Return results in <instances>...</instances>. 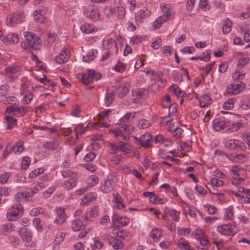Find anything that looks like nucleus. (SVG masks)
Instances as JSON below:
<instances>
[{"label":"nucleus","instance_id":"nucleus-12","mask_svg":"<svg viewBox=\"0 0 250 250\" xmlns=\"http://www.w3.org/2000/svg\"><path fill=\"white\" fill-rule=\"evenodd\" d=\"M119 226H115V228L112 230V233L117 236V238L123 240H128L131 237L130 233L126 231L119 229Z\"/></svg>","mask_w":250,"mask_h":250},{"label":"nucleus","instance_id":"nucleus-42","mask_svg":"<svg viewBox=\"0 0 250 250\" xmlns=\"http://www.w3.org/2000/svg\"><path fill=\"white\" fill-rule=\"evenodd\" d=\"M236 99L232 98L228 99L227 101L225 102L223 104V108L226 110L230 109L233 107L234 103Z\"/></svg>","mask_w":250,"mask_h":250},{"label":"nucleus","instance_id":"nucleus-6","mask_svg":"<svg viewBox=\"0 0 250 250\" xmlns=\"http://www.w3.org/2000/svg\"><path fill=\"white\" fill-rule=\"evenodd\" d=\"M24 19L22 12L16 13L6 18L7 24L8 26H13L15 24L21 23Z\"/></svg>","mask_w":250,"mask_h":250},{"label":"nucleus","instance_id":"nucleus-51","mask_svg":"<svg viewBox=\"0 0 250 250\" xmlns=\"http://www.w3.org/2000/svg\"><path fill=\"white\" fill-rule=\"evenodd\" d=\"M30 158L26 156L22 158L21 164V167L22 169H26L30 164Z\"/></svg>","mask_w":250,"mask_h":250},{"label":"nucleus","instance_id":"nucleus-28","mask_svg":"<svg viewBox=\"0 0 250 250\" xmlns=\"http://www.w3.org/2000/svg\"><path fill=\"white\" fill-rule=\"evenodd\" d=\"M40 41V38L37 36L35 37V38H34V39L31 42H29L28 44L31 48L34 50H40L41 47Z\"/></svg>","mask_w":250,"mask_h":250},{"label":"nucleus","instance_id":"nucleus-50","mask_svg":"<svg viewBox=\"0 0 250 250\" xmlns=\"http://www.w3.org/2000/svg\"><path fill=\"white\" fill-rule=\"evenodd\" d=\"M135 112L127 113L122 118L120 119V121L123 123L128 122L129 119H130V117H132V118L133 119L135 117Z\"/></svg>","mask_w":250,"mask_h":250},{"label":"nucleus","instance_id":"nucleus-41","mask_svg":"<svg viewBox=\"0 0 250 250\" xmlns=\"http://www.w3.org/2000/svg\"><path fill=\"white\" fill-rule=\"evenodd\" d=\"M151 125L150 122L146 120H140L137 125V126L140 129H146Z\"/></svg>","mask_w":250,"mask_h":250},{"label":"nucleus","instance_id":"nucleus-40","mask_svg":"<svg viewBox=\"0 0 250 250\" xmlns=\"http://www.w3.org/2000/svg\"><path fill=\"white\" fill-rule=\"evenodd\" d=\"M166 21L164 16H160L153 22V26L154 28L158 29L161 26L162 23Z\"/></svg>","mask_w":250,"mask_h":250},{"label":"nucleus","instance_id":"nucleus-7","mask_svg":"<svg viewBox=\"0 0 250 250\" xmlns=\"http://www.w3.org/2000/svg\"><path fill=\"white\" fill-rule=\"evenodd\" d=\"M235 229L234 226L229 224H223L218 226L217 230L223 235L233 236L236 233Z\"/></svg>","mask_w":250,"mask_h":250},{"label":"nucleus","instance_id":"nucleus-11","mask_svg":"<svg viewBox=\"0 0 250 250\" xmlns=\"http://www.w3.org/2000/svg\"><path fill=\"white\" fill-rule=\"evenodd\" d=\"M115 222L120 224L122 226L127 225L129 223V218L126 216H120L118 213H114L112 217V225L115 227Z\"/></svg>","mask_w":250,"mask_h":250},{"label":"nucleus","instance_id":"nucleus-45","mask_svg":"<svg viewBox=\"0 0 250 250\" xmlns=\"http://www.w3.org/2000/svg\"><path fill=\"white\" fill-rule=\"evenodd\" d=\"M240 169L241 167L238 166H234L231 167L232 176L234 179H238L239 178L238 171L240 170Z\"/></svg>","mask_w":250,"mask_h":250},{"label":"nucleus","instance_id":"nucleus-58","mask_svg":"<svg viewBox=\"0 0 250 250\" xmlns=\"http://www.w3.org/2000/svg\"><path fill=\"white\" fill-rule=\"evenodd\" d=\"M21 68L20 66H12L9 67H7L5 69V71L7 73H9L11 74H14L20 71Z\"/></svg>","mask_w":250,"mask_h":250},{"label":"nucleus","instance_id":"nucleus-16","mask_svg":"<svg viewBox=\"0 0 250 250\" xmlns=\"http://www.w3.org/2000/svg\"><path fill=\"white\" fill-rule=\"evenodd\" d=\"M19 234L23 241L29 243L32 240V232L26 228H22L19 230Z\"/></svg>","mask_w":250,"mask_h":250},{"label":"nucleus","instance_id":"nucleus-2","mask_svg":"<svg viewBox=\"0 0 250 250\" xmlns=\"http://www.w3.org/2000/svg\"><path fill=\"white\" fill-rule=\"evenodd\" d=\"M83 12L86 18L93 21H98L100 19V14L98 8L93 5H88L85 6Z\"/></svg>","mask_w":250,"mask_h":250},{"label":"nucleus","instance_id":"nucleus-62","mask_svg":"<svg viewBox=\"0 0 250 250\" xmlns=\"http://www.w3.org/2000/svg\"><path fill=\"white\" fill-rule=\"evenodd\" d=\"M210 183L212 186L222 187L224 185L223 181L216 178H211L210 180Z\"/></svg>","mask_w":250,"mask_h":250},{"label":"nucleus","instance_id":"nucleus-38","mask_svg":"<svg viewBox=\"0 0 250 250\" xmlns=\"http://www.w3.org/2000/svg\"><path fill=\"white\" fill-rule=\"evenodd\" d=\"M15 153H21L24 149L23 142L22 141H18L12 148Z\"/></svg>","mask_w":250,"mask_h":250},{"label":"nucleus","instance_id":"nucleus-20","mask_svg":"<svg viewBox=\"0 0 250 250\" xmlns=\"http://www.w3.org/2000/svg\"><path fill=\"white\" fill-rule=\"evenodd\" d=\"M161 7L162 10L164 13L163 16L165 17V18L166 19V21L169 20L173 18L172 17L173 14V11L172 8L170 7H167L166 4L164 3H162L161 4Z\"/></svg>","mask_w":250,"mask_h":250},{"label":"nucleus","instance_id":"nucleus-17","mask_svg":"<svg viewBox=\"0 0 250 250\" xmlns=\"http://www.w3.org/2000/svg\"><path fill=\"white\" fill-rule=\"evenodd\" d=\"M57 218L54 222L57 224H62L64 223L66 219V215L65 213V209L63 207L56 208Z\"/></svg>","mask_w":250,"mask_h":250},{"label":"nucleus","instance_id":"nucleus-36","mask_svg":"<svg viewBox=\"0 0 250 250\" xmlns=\"http://www.w3.org/2000/svg\"><path fill=\"white\" fill-rule=\"evenodd\" d=\"M98 213V208L96 207L92 208L90 210L86 213L85 215V220L88 221L89 218L96 217Z\"/></svg>","mask_w":250,"mask_h":250},{"label":"nucleus","instance_id":"nucleus-8","mask_svg":"<svg viewBox=\"0 0 250 250\" xmlns=\"http://www.w3.org/2000/svg\"><path fill=\"white\" fill-rule=\"evenodd\" d=\"M106 239L110 245L115 250L122 249L124 247L123 242L115 236H112L109 234H106Z\"/></svg>","mask_w":250,"mask_h":250},{"label":"nucleus","instance_id":"nucleus-14","mask_svg":"<svg viewBox=\"0 0 250 250\" xmlns=\"http://www.w3.org/2000/svg\"><path fill=\"white\" fill-rule=\"evenodd\" d=\"M230 123L228 121H220L218 119L214 120L212 122V127L215 131H220L230 125Z\"/></svg>","mask_w":250,"mask_h":250},{"label":"nucleus","instance_id":"nucleus-43","mask_svg":"<svg viewBox=\"0 0 250 250\" xmlns=\"http://www.w3.org/2000/svg\"><path fill=\"white\" fill-rule=\"evenodd\" d=\"M103 12L107 18H109L115 13V10L111 6H105L103 10Z\"/></svg>","mask_w":250,"mask_h":250},{"label":"nucleus","instance_id":"nucleus-59","mask_svg":"<svg viewBox=\"0 0 250 250\" xmlns=\"http://www.w3.org/2000/svg\"><path fill=\"white\" fill-rule=\"evenodd\" d=\"M33 224L39 231L42 232L43 230V228L41 224V220L39 218L34 219Z\"/></svg>","mask_w":250,"mask_h":250},{"label":"nucleus","instance_id":"nucleus-54","mask_svg":"<svg viewBox=\"0 0 250 250\" xmlns=\"http://www.w3.org/2000/svg\"><path fill=\"white\" fill-rule=\"evenodd\" d=\"M117 14L118 19H123L125 17V11L123 6H119L117 7Z\"/></svg>","mask_w":250,"mask_h":250},{"label":"nucleus","instance_id":"nucleus-30","mask_svg":"<svg viewBox=\"0 0 250 250\" xmlns=\"http://www.w3.org/2000/svg\"><path fill=\"white\" fill-rule=\"evenodd\" d=\"M0 100L4 104H16L18 102V99L15 96L2 97Z\"/></svg>","mask_w":250,"mask_h":250},{"label":"nucleus","instance_id":"nucleus-37","mask_svg":"<svg viewBox=\"0 0 250 250\" xmlns=\"http://www.w3.org/2000/svg\"><path fill=\"white\" fill-rule=\"evenodd\" d=\"M76 183L75 179L69 178L63 183V186L66 188L71 189L75 186Z\"/></svg>","mask_w":250,"mask_h":250},{"label":"nucleus","instance_id":"nucleus-39","mask_svg":"<svg viewBox=\"0 0 250 250\" xmlns=\"http://www.w3.org/2000/svg\"><path fill=\"white\" fill-rule=\"evenodd\" d=\"M234 216L233 208L230 206L225 211V213L224 215V220H231Z\"/></svg>","mask_w":250,"mask_h":250},{"label":"nucleus","instance_id":"nucleus-13","mask_svg":"<svg viewBox=\"0 0 250 250\" xmlns=\"http://www.w3.org/2000/svg\"><path fill=\"white\" fill-rule=\"evenodd\" d=\"M245 87V84L244 83H241L239 84H231L228 87L227 90L228 93L236 95L243 90Z\"/></svg>","mask_w":250,"mask_h":250},{"label":"nucleus","instance_id":"nucleus-44","mask_svg":"<svg viewBox=\"0 0 250 250\" xmlns=\"http://www.w3.org/2000/svg\"><path fill=\"white\" fill-rule=\"evenodd\" d=\"M11 176L10 172H4L0 175V183L5 184L7 183L8 180Z\"/></svg>","mask_w":250,"mask_h":250},{"label":"nucleus","instance_id":"nucleus-25","mask_svg":"<svg viewBox=\"0 0 250 250\" xmlns=\"http://www.w3.org/2000/svg\"><path fill=\"white\" fill-rule=\"evenodd\" d=\"M232 28V21L228 18L225 19L223 21L222 32L224 34L230 32Z\"/></svg>","mask_w":250,"mask_h":250},{"label":"nucleus","instance_id":"nucleus-48","mask_svg":"<svg viewBox=\"0 0 250 250\" xmlns=\"http://www.w3.org/2000/svg\"><path fill=\"white\" fill-rule=\"evenodd\" d=\"M177 246L178 248L185 250H188L190 248L188 242L184 239L179 241L177 243Z\"/></svg>","mask_w":250,"mask_h":250},{"label":"nucleus","instance_id":"nucleus-9","mask_svg":"<svg viewBox=\"0 0 250 250\" xmlns=\"http://www.w3.org/2000/svg\"><path fill=\"white\" fill-rule=\"evenodd\" d=\"M225 146L229 149L237 151L242 150L244 148V144L236 139H229L226 142Z\"/></svg>","mask_w":250,"mask_h":250},{"label":"nucleus","instance_id":"nucleus-27","mask_svg":"<svg viewBox=\"0 0 250 250\" xmlns=\"http://www.w3.org/2000/svg\"><path fill=\"white\" fill-rule=\"evenodd\" d=\"M59 143L58 141L52 140L50 142H47L43 145V147L45 149L55 150L58 148Z\"/></svg>","mask_w":250,"mask_h":250},{"label":"nucleus","instance_id":"nucleus-52","mask_svg":"<svg viewBox=\"0 0 250 250\" xmlns=\"http://www.w3.org/2000/svg\"><path fill=\"white\" fill-rule=\"evenodd\" d=\"M65 234L64 232H59L57 234L55 238L54 239V242L56 244H59L62 242L65 237Z\"/></svg>","mask_w":250,"mask_h":250},{"label":"nucleus","instance_id":"nucleus-21","mask_svg":"<svg viewBox=\"0 0 250 250\" xmlns=\"http://www.w3.org/2000/svg\"><path fill=\"white\" fill-rule=\"evenodd\" d=\"M67 49L63 50L56 57L55 61L58 63L62 64L68 60V55L67 53Z\"/></svg>","mask_w":250,"mask_h":250},{"label":"nucleus","instance_id":"nucleus-4","mask_svg":"<svg viewBox=\"0 0 250 250\" xmlns=\"http://www.w3.org/2000/svg\"><path fill=\"white\" fill-rule=\"evenodd\" d=\"M23 208L20 205H14L8 210L6 214L7 219L9 221H14L22 213Z\"/></svg>","mask_w":250,"mask_h":250},{"label":"nucleus","instance_id":"nucleus-15","mask_svg":"<svg viewBox=\"0 0 250 250\" xmlns=\"http://www.w3.org/2000/svg\"><path fill=\"white\" fill-rule=\"evenodd\" d=\"M143 195L146 197L149 198L150 202L153 204H163L165 202V200L159 198L157 194H155L152 192H144Z\"/></svg>","mask_w":250,"mask_h":250},{"label":"nucleus","instance_id":"nucleus-22","mask_svg":"<svg viewBox=\"0 0 250 250\" xmlns=\"http://www.w3.org/2000/svg\"><path fill=\"white\" fill-rule=\"evenodd\" d=\"M14 229V226L11 223L3 225L1 228V233L4 235H7L12 232Z\"/></svg>","mask_w":250,"mask_h":250},{"label":"nucleus","instance_id":"nucleus-49","mask_svg":"<svg viewBox=\"0 0 250 250\" xmlns=\"http://www.w3.org/2000/svg\"><path fill=\"white\" fill-rule=\"evenodd\" d=\"M121 128H124V132L127 134L132 133L134 130V127L132 125L125 123L121 124Z\"/></svg>","mask_w":250,"mask_h":250},{"label":"nucleus","instance_id":"nucleus-34","mask_svg":"<svg viewBox=\"0 0 250 250\" xmlns=\"http://www.w3.org/2000/svg\"><path fill=\"white\" fill-rule=\"evenodd\" d=\"M97 54V50L93 49L89 51L87 55L83 57V61L85 62H89L93 60Z\"/></svg>","mask_w":250,"mask_h":250},{"label":"nucleus","instance_id":"nucleus-35","mask_svg":"<svg viewBox=\"0 0 250 250\" xmlns=\"http://www.w3.org/2000/svg\"><path fill=\"white\" fill-rule=\"evenodd\" d=\"M81 30L84 33L89 34L94 31V27L92 24L85 23L81 26Z\"/></svg>","mask_w":250,"mask_h":250},{"label":"nucleus","instance_id":"nucleus-24","mask_svg":"<svg viewBox=\"0 0 250 250\" xmlns=\"http://www.w3.org/2000/svg\"><path fill=\"white\" fill-rule=\"evenodd\" d=\"M211 99L210 96L204 94L199 100L200 105L201 107H205L211 103Z\"/></svg>","mask_w":250,"mask_h":250},{"label":"nucleus","instance_id":"nucleus-19","mask_svg":"<svg viewBox=\"0 0 250 250\" xmlns=\"http://www.w3.org/2000/svg\"><path fill=\"white\" fill-rule=\"evenodd\" d=\"M47 9H38L33 12V17L36 21H37L40 23H42L44 21L45 17L44 15L46 14Z\"/></svg>","mask_w":250,"mask_h":250},{"label":"nucleus","instance_id":"nucleus-1","mask_svg":"<svg viewBox=\"0 0 250 250\" xmlns=\"http://www.w3.org/2000/svg\"><path fill=\"white\" fill-rule=\"evenodd\" d=\"M102 77L100 73L93 70H88L85 74H79L77 78L80 79L85 85H88L93 82V80L98 81Z\"/></svg>","mask_w":250,"mask_h":250},{"label":"nucleus","instance_id":"nucleus-5","mask_svg":"<svg viewBox=\"0 0 250 250\" xmlns=\"http://www.w3.org/2000/svg\"><path fill=\"white\" fill-rule=\"evenodd\" d=\"M136 143L143 147H150L152 146V137L149 133H146L142 135L140 138L134 137Z\"/></svg>","mask_w":250,"mask_h":250},{"label":"nucleus","instance_id":"nucleus-10","mask_svg":"<svg viewBox=\"0 0 250 250\" xmlns=\"http://www.w3.org/2000/svg\"><path fill=\"white\" fill-rule=\"evenodd\" d=\"M27 112V110L23 106L20 107H14L12 106L7 107L5 110V113L8 114H13L17 117L22 116Z\"/></svg>","mask_w":250,"mask_h":250},{"label":"nucleus","instance_id":"nucleus-63","mask_svg":"<svg viewBox=\"0 0 250 250\" xmlns=\"http://www.w3.org/2000/svg\"><path fill=\"white\" fill-rule=\"evenodd\" d=\"M7 39L9 42L13 43H17L19 41V37L17 34H9L7 36Z\"/></svg>","mask_w":250,"mask_h":250},{"label":"nucleus","instance_id":"nucleus-53","mask_svg":"<svg viewBox=\"0 0 250 250\" xmlns=\"http://www.w3.org/2000/svg\"><path fill=\"white\" fill-rule=\"evenodd\" d=\"M9 91V86L8 84H4L0 86V94L4 97Z\"/></svg>","mask_w":250,"mask_h":250},{"label":"nucleus","instance_id":"nucleus-26","mask_svg":"<svg viewBox=\"0 0 250 250\" xmlns=\"http://www.w3.org/2000/svg\"><path fill=\"white\" fill-rule=\"evenodd\" d=\"M5 120L7 123V128L11 129L17 125V120L16 118L12 117L10 114L6 115L5 117Z\"/></svg>","mask_w":250,"mask_h":250},{"label":"nucleus","instance_id":"nucleus-56","mask_svg":"<svg viewBox=\"0 0 250 250\" xmlns=\"http://www.w3.org/2000/svg\"><path fill=\"white\" fill-rule=\"evenodd\" d=\"M180 212L175 209H172L168 212V214L174 221H178L179 219Z\"/></svg>","mask_w":250,"mask_h":250},{"label":"nucleus","instance_id":"nucleus-23","mask_svg":"<svg viewBox=\"0 0 250 250\" xmlns=\"http://www.w3.org/2000/svg\"><path fill=\"white\" fill-rule=\"evenodd\" d=\"M130 87V84L128 82L124 83L122 85L119 87L118 89L120 91L118 96L120 97H123L129 91Z\"/></svg>","mask_w":250,"mask_h":250},{"label":"nucleus","instance_id":"nucleus-18","mask_svg":"<svg viewBox=\"0 0 250 250\" xmlns=\"http://www.w3.org/2000/svg\"><path fill=\"white\" fill-rule=\"evenodd\" d=\"M150 14V11L147 9H140L135 16L136 21L141 23L144 19L148 18Z\"/></svg>","mask_w":250,"mask_h":250},{"label":"nucleus","instance_id":"nucleus-57","mask_svg":"<svg viewBox=\"0 0 250 250\" xmlns=\"http://www.w3.org/2000/svg\"><path fill=\"white\" fill-rule=\"evenodd\" d=\"M200 245L202 246V250H207L208 248V241L204 236L199 239Z\"/></svg>","mask_w":250,"mask_h":250},{"label":"nucleus","instance_id":"nucleus-64","mask_svg":"<svg viewBox=\"0 0 250 250\" xmlns=\"http://www.w3.org/2000/svg\"><path fill=\"white\" fill-rule=\"evenodd\" d=\"M39 190V188L36 186L33 188H28L27 191H25L27 196L28 197H32L34 194L37 193Z\"/></svg>","mask_w":250,"mask_h":250},{"label":"nucleus","instance_id":"nucleus-55","mask_svg":"<svg viewBox=\"0 0 250 250\" xmlns=\"http://www.w3.org/2000/svg\"><path fill=\"white\" fill-rule=\"evenodd\" d=\"M125 68V64L118 61V63L114 67V69L116 71L123 72Z\"/></svg>","mask_w":250,"mask_h":250},{"label":"nucleus","instance_id":"nucleus-61","mask_svg":"<svg viewBox=\"0 0 250 250\" xmlns=\"http://www.w3.org/2000/svg\"><path fill=\"white\" fill-rule=\"evenodd\" d=\"M29 83L27 82L23 83L21 86V95H25L26 94L30 93L28 90Z\"/></svg>","mask_w":250,"mask_h":250},{"label":"nucleus","instance_id":"nucleus-31","mask_svg":"<svg viewBox=\"0 0 250 250\" xmlns=\"http://www.w3.org/2000/svg\"><path fill=\"white\" fill-rule=\"evenodd\" d=\"M115 95L114 93L111 91L106 92V95L104 99V105L106 106H109L114 101Z\"/></svg>","mask_w":250,"mask_h":250},{"label":"nucleus","instance_id":"nucleus-3","mask_svg":"<svg viewBox=\"0 0 250 250\" xmlns=\"http://www.w3.org/2000/svg\"><path fill=\"white\" fill-rule=\"evenodd\" d=\"M116 178L113 175H109L104 184L101 186V190L104 193L112 191L116 186Z\"/></svg>","mask_w":250,"mask_h":250},{"label":"nucleus","instance_id":"nucleus-60","mask_svg":"<svg viewBox=\"0 0 250 250\" xmlns=\"http://www.w3.org/2000/svg\"><path fill=\"white\" fill-rule=\"evenodd\" d=\"M246 73H240L239 72H235L232 75V78L235 81H239L244 79Z\"/></svg>","mask_w":250,"mask_h":250},{"label":"nucleus","instance_id":"nucleus-47","mask_svg":"<svg viewBox=\"0 0 250 250\" xmlns=\"http://www.w3.org/2000/svg\"><path fill=\"white\" fill-rule=\"evenodd\" d=\"M28 197L25 192L18 193L15 195V199L18 202H21L23 201L26 200Z\"/></svg>","mask_w":250,"mask_h":250},{"label":"nucleus","instance_id":"nucleus-33","mask_svg":"<svg viewBox=\"0 0 250 250\" xmlns=\"http://www.w3.org/2000/svg\"><path fill=\"white\" fill-rule=\"evenodd\" d=\"M211 54V51L210 49H207L206 50V56L200 57H192L190 58V59L192 61H194L199 59L205 62H208L209 61L210 59Z\"/></svg>","mask_w":250,"mask_h":250},{"label":"nucleus","instance_id":"nucleus-32","mask_svg":"<svg viewBox=\"0 0 250 250\" xmlns=\"http://www.w3.org/2000/svg\"><path fill=\"white\" fill-rule=\"evenodd\" d=\"M150 236L153 239L154 241H158L162 236V230L160 229L156 228L152 230Z\"/></svg>","mask_w":250,"mask_h":250},{"label":"nucleus","instance_id":"nucleus-46","mask_svg":"<svg viewBox=\"0 0 250 250\" xmlns=\"http://www.w3.org/2000/svg\"><path fill=\"white\" fill-rule=\"evenodd\" d=\"M242 126V124L241 122H239L236 124H233L231 127L227 129V133L237 131L239 130Z\"/></svg>","mask_w":250,"mask_h":250},{"label":"nucleus","instance_id":"nucleus-29","mask_svg":"<svg viewBox=\"0 0 250 250\" xmlns=\"http://www.w3.org/2000/svg\"><path fill=\"white\" fill-rule=\"evenodd\" d=\"M83 226V222L80 219H76L71 223V228L74 231L80 230Z\"/></svg>","mask_w":250,"mask_h":250}]
</instances>
